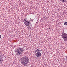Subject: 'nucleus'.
Here are the masks:
<instances>
[{"label":"nucleus","instance_id":"nucleus-1","mask_svg":"<svg viewBox=\"0 0 67 67\" xmlns=\"http://www.w3.org/2000/svg\"><path fill=\"white\" fill-rule=\"evenodd\" d=\"M21 59V63L24 66H26L27 64L28 63V60H29V58L25 56L22 58Z\"/></svg>","mask_w":67,"mask_h":67},{"label":"nucleus","instance_id":"nucleus-2","mask_svg":"<svg viewBox=\"0 0 67 67\" xmlns=\"http://www.w3.org/2000/svg\"><path fill=\"white\" fill-rule=\"evenodd\" d=\"M23 52V49L22 48H19L16 50V55H21L22 54V53Z\"/></svg>","mask_w":67,"mask_h":67},{"label":"nucleus","instance_id":"nucleus-3","mask_svg":"<svg viewBox=\"0 0 67 67\" xmlns=\"http://www.w3.org/2000/svg\"><path fill=\"white\" fill-rule=\"evenodd\" d=\"M62 37L64 40V41H66L67 40V34L63 32L62 34Z\"/></svg>","mask_w":67,"mask_h":67},{"label":"nucleus","instance_id":"nucleus-4","mask_svg":"<svg viewBox=\"0 0 67 67\" xmlns=\"http://www.w3.org/2000/svg\"><path fill=\"white\" fill-rule=\"evenodd\" d=\"M25 24L26 26H29V25H30V22L27 20H25Z\"/></svg>","mask_w":67,"mask_h":67},{"label":"nucleus","instance_id":"nucleus-5","mask_svg":"<svg viewBox=\"0 0 67 67\" xmlns=\"http://www.w3.org/2000/svg\"><path fill=\"white\" fill-rule=\"evenodd\" d=\"M36 55L37 57H40L41 56V53L40 52H37L36 53Z\"/></svg>","mask_w":67,"mask_h":67},{"label":"nucleus","instance_id":"nucleus-6","mask_svg":"<svg viewBox=\"0 0 67 67\" xmlns=\"http://www.w3.org/2000/svg\"><path fill=\"white\" fill-rule=\"evenodd\" d=\"M36 52H37H37H40L41 50H40L39 48H38V49H36Z\"/></svg>","mask_w":67,"mask_h":67},{"label":"nucleus","instance_id":"nucleus-7","mask_svg":"<svg viewBox=\"0 0 67 67\" xmlns=\"http://www.w3.org/2000/svg\"><path fill=\"white\" fill-rule=\"evenodd\" d=\"M3 60H2V57H0V62H2Z\"/></svg>","mask_w":67,"mask_h":67},{"label":"nucleus","instance_id":"nucleus-8","mask_svg":"<svg viewBox=\"0 0 67 67\" xmlns=\"http://www.w3.org/2000/svg\"><path fill=\"white\" fill-rule=\"evenodd\" d=\"M64 25H67V22H65L64 23Z\"/></svg>","mask_w":67,"mask_h":67},{"label":"nucleus","instance_id":"nucleus-9","mask_svg":"<svg viewBox=\"0 0 67 67\" xmlns=\"http://www.w3.org/2000/svg\"><path fill=\"white\" fill-rule=\"evenodd\" d=\"M61 1L62 2H66V0H61Z\"/></svg>","mask_w":67,"mask_h":67},{"label":"nucleus","instance_id":"nucleus-10","mask_svg":"<svg viewBox=\"0 0 67 67\" xmlns=\"http://www.w3.org/2000/svg\"><path fill=\"white\" fill-rule=\"evenodd\" d=\"M32 21V22H33V20H31L30 21H30Z\"/></svg>","mask_w":67,"mask_h":67},{"label":"nucleus","instance_id":"nucleus-11","mask_svg":"<svg viewBox=\"0 0 67 67\" xmlns=\"http://www.w3.org/2000/svg\"><path fill=\"white\" fill-rule=\"evenodd\" d=\"M64 60L65 61V62H66V60L65 59H64Z\"/></svg>","mask_w":67,"mask_h":67},{"label":"nucleus","instance_id":"nucleus-12","mask_svg":"<svg viewBox=\"0 0 67 67\" xmlns=\"http://www.w3.org/2000/svg\"><path fill=\"white\" fill-rule=\"evenodd\" d=\"M1 35H0V38H1Z\"/></svg>","mask_w":67,"mask_h":67}]
</instances>
